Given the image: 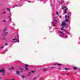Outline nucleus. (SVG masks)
Here are the masks:
<instances>
[{
	"label": "nucleus",
	"instance_id": "f257e3e1",
	"mask_svg": "<svg viewBox=\"0 0 80 80\" xmlns=\"http://www.w3.org/2000/svg\"><path fill=\"white\" fill-rule=\"evenodd\" d=\"M62 27L61 28V30H63V28H64V26L65 27L67 28L68 27L67 26V24H66V23H65V22H64L62 23Z\"/></svg>",
	"mask_w": 80,
	"mask_h": 80
},
{
	"label": "nucleus",
	"instance_id": "f03ea898",
	"mask_svg": "<svg viewBox=\"0 0 80 80\" xmlns=\"http://www.w3.org/2000/svg\"><path fill=\"white\" fill-rule=\"evenodd\" d=\"M6 71L5 70L4 68H2L1 70H0V72H2V73H5V72Z\"/></svg>",
	"mask_w": 80,
	"mask_h": 80
},
{
	"label": "nucleus",
	"instance_id": "7ed1b4c3",
	"mask_svg": "<svg viewBox=\"0 0 80 80\" xmlns=\"http://www.w3.org/2000/svg\"><path fill=\"white\" fill-rule=\"evenodd\" d=\"M64 11L65 14H66V13H67V11H68V9L67 8H66L65 9H64Z\"/></svg>",
	"mask_w": 80,
	"mask_h": 80
},
{
	"label": "nucleus",
	"instance_id": "20e7f679",
	"mask_svg": "<svg viewBox=\"0 0 80 80\" xmlns=\"http://www.w3.org/2000/svg\"><path fill=\"white\" fill-rule=\"evenodd\" d=\"M64 22H68V18H67L64 21Z\"/></svg>",
	"mask_w": 80,
	"mask_h": 80
},
{
	"label": "nucleus",
	"instance_id": "39448f33",
	"mask_svg": "<svg viewBox=\"0 0 80 80\" xmlns=\"http://www.w3.org/2000/svg\"><path fill=\"white\" fill-rule=\"evenodd\" d=\"M63 30H64V31L65 32H66V33H68V34H69L70 33H69V32H68L66 30L63 29Z\"/></svg>",
	"mask_w": 80,
	"mask_h": 80
},
{
	"label": "nucleus",
	"instance_id": "423d86ee",
	"mask_svg": "<svg viewBox=\"0 0 80 80\" xmlns=\"http://www.w3.org/2000/svg\"><path fill=\"white\" fill-rule=\"evenodd\" d=\"M16 73L17 74V75H19V73H20V72L17 71L16 72Z\"/></svg>",
	"mask_w": 80,
	"mask_h": 80
},
{
	"label": "nucleus",
	"instance_id": "0eeeda50",
	"mask_svg": "<svg viewBox=\"0 0 80 80\" xmlns=\"http://www.w3.org/2000/svg\"><path fill=\"white\" fill-rule=\"evenodd\" d=\"M28 64H26L24 66V67H25V68H27V67H28Z\"/></svg>",
	"mask_w": 80,
	"mask_h": 80
},
{
	"label": "nucleus",
	"instance_id": "6e6552de",
	"mask_svg": "<svg viewBox=\"0 0 80 80\" xmlns=\"http://www.w3.org/2000/svg\"><path fill=\"white\" fill-rule=\"evenodd\" d=\"M17 40V38H15V39H13L12 40V41H14L15 40Z\"/></svg>",
	"mask_w": 80,
	"mask_h": 80
},
{
	"label": "nucleus",
	"instance_id": "1a4fd4ad",
	"mask_svg": "<svg viewBox=\"0 0 80 80\" xmlns=\"http://www.w3.org/2000/svg\"><path fill=\"white\" fill-rule=\"evenodd\" d=\"M77 68V67H74L73 69L74 70H76V69Z\"/></svg>",
	"mask_w": 80,
	"mask_h": 80
},
{
	"label": "nucleus",
	"instance_id": "9d476101",
	"mask_svg": "<svg viewBox=\"0 0 80 80\" xmlns=\"http://www.w3.org/2000/svg\"><path fill=\"white\" fill-rule=\"evenodd\" d=\"M17 40H18V42H19V39H18V38L17 39Z\"/></svg>",
	"mask_w": 80,
	"mask_h": 80
},
{
	"label": "nucleus",
	"instance_id": "9b49d317",
	"mask_svg": "<svg viewBox=\"0 0 80 80\" xmlns=\"http://www.w3.org/2000/svg\"><path fill=\"white\" fill-rule=\"evenodd\" d=\"M58 66H61L62 65V64H58Z\"/></svg>",
	"mask_w": 80,
	"mask_h": 80
},
{
	"label": "nucleus",
	"instance_id": "f8f14e48",
	"mask_svg": "<svg viewBox=\"0 0 80 80\" xmlns=\"http://www.w3.org/2000/svg\"><path fill=\"white\" fill-rule=\"evenodd\" d=\"M5 75V73H3V74H2V76H3L4 75Z\"/></svg>",
	"mask_w": 80,
	"mask_h": 80
},
{
	"label": "nucleus",
	"instance_id": "ddd939ff",
	"mask_svg": "<svg viewBox=\"0 0 80 80\" xmlns=\"http://www.w3.org/2000/svg\"><path fill=\"white\" fill-rule=\"evenodd\" d=\"M6 13V12H3L2 13V14H4Z\"/></svg>",
	"mask_w": 80,
	"mask_h": 80
},
{
	"label": "nucleus",
	"instance_id": "4468645a",
	"mask_svg": "<svg viewBox=\"0 0 80 80\" xmlns=\"http://www.w3.org/2000/svg\"><path fill=\"white\" fill-rule=\"evenodd\" d=\"M3 33H4V34H7V33H8V32H4Z\"/></svg>",
	"mask_w": 80,
	"mask_h": 80
},
{
	"label": "nucleus",
	"instance_id": "2eb2a0df",
	"mask_svg": "<svg viewBox=\"0 0 80 80\" xmlns=\"http://www.w3.org/2000/svg\"><path fill=\"white\" fill-rule=\"evenodd\" d=\"M65 8H66V7H62V9H64Z\"/></svg>",
	"mask_w": 80,
	"mask_h": 80
},
{
	"label": "nucleus",
	"instance_id": "dca6fc26",
	"mask_svg": "<svg viewBox=\"0 0 80 80\" xmlns=\"http://www.w3.org/2000/svg\"><path fill=\"white\" fill-rule=\"evenodd\" d=\"M42 80V77H41L39 79V80Z\"/></svg>",
	"mask_w": 80,
	"mask_h": 80
},
{
	"label": "nucleus",
	"instance_id": "f3484780",
	"mask_svg": "<svg viewBox=\"0 0 80 80\" xmlns=\"http://www.w3.org/2000/svg\"><path fill=\"white\" fill-rule=\"evenodd\" d=\"M3 47H0V49H1V48H3Z\"/></svg>",
	"mask_w": 80,
	"mask_h": 80
},
{
	"label": "nucleus",
	"instance_id": "a211bd4d",
	"mask_svg": "<svg viewBox=\"0 0 80 80\" xmlns=\"http://www.w3.org/2000/svg\"><path fill=\"white\" fill-rule=\"evenodd\" d=\"M10 69H12L13 70H14V68L13 67H12L10 68Z\"/></svg>",
	"mask_w": 80,
	"mask_h": 80
},
{
	"label": "nucleus",
	"instance_id": "6ab92c4d",
	"mask_svg": "<svg viewBox=\"0 0 80 80\" xmlns=\"http://www.w3.org/2000/svg\"><path fill=\"white\" fill-rule=\"evenodd\" d=\"M65 70H68L69 69L67 68H65Z\"/></svg>",
	"mask_w": 80,
	"mask_h": 80
},
{
	"label": "nucleus",
	"instance_id": "aec40b11",
	"mask_svg": "<svg viewBox=\"0 0 80 80\" xmlns=\"http://www.w3.org/2000/svg\"><path fill=\"white\" fill-rule=\"evenodd\" d=\"M60 33H63V32L60 31H59Z\"/></svg>",
	"mask_w": 80,
	"mask_h": 80
},
{
	"label": "nucleus",
	"instance_id": "412c9836",
	"mask_svg": "<svg viewBox=\"0 0 80 80\" xmlns=\"http://www.w3.org/2000/svg\"><path fill=\"white\" fill-rule=\"evenodd\" d=\"M35 72V71H31V72L32 73H34Z\"/></svg>",
	"mask_w": 80,
	"mask_h": 80
},
{
	"label": "nucleus",
	"instance_id": "4be33fe9",
	"mask_svg": "<svg viewBox=\"0 0 80 80\" xmlns=\"http://www.w3.org/2000/svg\"><path fill=\"white\" fill-rule=\"evenodd\" d=\"M55 22L56 23H57V20H55Z\"/></svg>",
	"mask_w": 80,
	"mask_h": 80
},
{
	"label": "nucleus",
	"instance_id": "5701e85b",
	"mask_svg": "<svg viewBox=\"0 0 80 80\" xmlns=\"http://www.w3.org/2000/svg\"><path fill=\"white\" fill-rule=\"evenodd\" d=\"M22 78H24V77H26V76H23V75H22Z\"/></svg>",
	"mask_w": 80,
	"mask_h": 80
},
{
	"label": "nucleus",
	"instance_id": "b1692460",
	"mask_svg": "<svg viewBox=\"0 0 80 80\" xmlns=\"http://www.w3.org/2000/svg\"><path fill=\"white\" fill-rule=\"evenodd\" d=\"M56 14L57 15H58V12H56Z\"/></svg>",
	"mask_w": 80,
	"mask_h": 80
},
{
	"label": "nucleus",
	"instance_id": "393cba45",
	"mask_svg": "<svg viewBox=\"0 0 80 80\" xmlns=\"http://www.w3.org/2000/svg\"><path fill=\"white\" fill-rule=\"evenodd\" d=\"M36 79V77H34L33 78V80H35Z\"/></svg>",
	"mask_w": 80,
	"mask_h": 80
},
{
	"label": "nucleus",
	"instance_id": "a878e982",
	"mask_svg": "<svg viewBox=\"0 0 80 80\" xmlns=\"http://www.w3.org/2000/svg\"><path fill=\"white\" fill-rule=\"evenodd\" d=\"M3 22H6V20H3Z\"/></svg>",
	"mask_w": 80,
	"mask_h": 80
},
{
	"label": "nucleus",
	"instance_id": "bb28decb",
	"mask_svg": "<svg viewBox=\"0 0 80 80\" xmlns=\"http://www.w3.org/2000/svg\"><path fill=\"white\" fill-rule=\"evenodd\" d=\"M47 71V70L46 69H43V71Z\"/></svg>",
	"mask_w": 80,
	"mask_h": 80
},
{
	"label": "nucleus",
	"instance_id": "cd10ccee",
	"mask_svg": "<svg viewBox=\"0 0 80 80\" xmlns=\"http://www.w3.org/2000/svg\"><path fill=\"white\" fill-rule=\"evenodd\" d=\"M2 39H3L4 40H5V38L3 37V38Z\"/></svg>",
	"mask_w": 80,
	"mask_h": 80
},
{
	"label": "nucleus",
	"instance_id": "c85d7f7f",
	"mask_svg": "<svg viewBox=\"0 0 80 80\" xmlns=\"http://www.w3.org/2000/svg\"><path fill=\"white\" fill-rule=\"evenodd\" d=\"M54 68V67H51V68Z\"/></svg>",
	"mask_w": 80,
	"mask_h": 80
},
{
	"label": "nucleus",
	"instance_id": "c756f323",
	"mask_svg": "<svg viewBox=\"0 0 80 80\" xmlns=\"http://www.w3.org/2000/svg\"><path fill=\"white\" fill-rule=\"evenodd\" d=\"M7 10H9V11H10V9H9L8 8H7Z\"/></svg>",
	"mask_w": 80,
	"mask_h": 80
},
{
	"label": "nucleus",
	"instance_id": "7c9ffc66",
	"mask_svg": "<svg viewBox=\"0 0 80 80\" xmlns=\"http://www.w3.org/2000/svg\"><path fill=\"white\" fill-rule=\"evenodd\" d=\"M67 15H66L65 17V18H67Z\"/></svg>",
	"mask_w": 80,
	"mask_h": 80
},
{
	"label": "nucleus",
	"instance_id": "2f4dec72",
	"mask_svg": "<svg viewBox=\"0 0 80 80\" xmlns=\"http://www.w3.org/2000/svg\"><path fill=\"white\" fill-rule=\"evenodd\" d=\"M2 35L3 36H6V35H5L2 34Z\"/></svg>",
	"mask_w": 80,
	"mask_h": 80
},
{
	"label": "nucleus",
	"instance_id": "473e14b6",
	"mask_svg": "<svg viewBox=\"0 0 80 80\" xmlns=\"http://www.w3.org/2000/svg\"><path fill=\"white\" fill-rule=\"evenodd\" d=\"M25 69L26 70H28V68H26Z\"/></svg>",
	"mask_w": 80,
	"mask_h": 80
},
{
	"label": "nucleus",
	"instance_id": "72a5a7b5",
	"mask_svg": "<svg viewBox=\"0 0 80 80\" xmlns=\"http://www.w3.org/2000/svg\"><path fill=\"white\" fill-rule=\"evenodd\" d=\"M68 18H69V15H68V18H68Z\"/></svg>",
	"mask_w": 80,
	"mask_h": 80
},
{
	"label": "nucleus",
	"instance_id": "f704fd0d",
	"mask_svg": "<svg viewBox=\"0 0 80 80\" xmlns=\"http://www.w3.org/2000/svg\"><path fill=\"white\" fill-rule=\"evenodd\" d=\"M62 33V35L63 36H64V34L63 33H63Z\"/></svg>",
	"mask_w": 80,
	"mask_h": 80
},
{
	"label": "nucleus",
	"instance_id": "c9c22d12",
	"mask_svg": "<svg viewBox=\"0 0 80 80\" xmlns=\"http://www.w3.org/2000/svg\"><path fill=\"white\" fill-rule=\"evenodd\" d=\"M5 45H8V44H7V43H6L5 44Z\"/></svg>",
	"mask_w": 80,
	"mask_h": 80
},
{
	"label": "nucleus",
	"instance_id": "e433bc0d",
	"mask_svg": "<svg viewBox=\"0 0 80 80\" xmlns=\"http://www.w3.org/2000/svg\"><path fill=\"white\" fill-rule=\"evenodd\" d=\"M4 32H5V31H6V29H4L3 30Z\"/></svg>",
	"mask_w": 80,
	"mask_h": 80
},
{
	"label": "nucleus",
	"instance_id": "4c0bfd02",
	"mask_svg": "<svg viewBox=\"0 0 80 80\" xmlns=\"http://www.w3.org/2000/svg\"><path fill=\"white\" fill-rule=\"evenodd\" d=\"M55 26H56V25L55 24L53 25V26H54V27H55Z\"/></svg>",
	"mask_w": 80,
	"mask_h": 80
},
{
	"label": "nucleus",
	"instance_id": "58836bf2",
	"mask_svg": "<svg viewBox=\"0 0 80 80\" xmlns=\"http://www.w3.org/2000/svg\"><path fill=\"white\" fill-rule=\"evenodd\" d=\"M59 18H62V15H61L59 17Z\"/></svg>",
	"mask_w": 80,
	"mask_h": 80
},
{
	"label": "nucleus",
	"instance_id": "ea45409f",
	"mask_svg": "<svg viewBox=\"0 0 80 80\" xmlns=\"http://www.w3.org/2000/svg\"><path fill=\"white\" fill-rule=\"evenodd\" d=\"M68 15H70V13H68Z\"/></svg>",
	"mask_w": 80,
	"mask_h": 80
},
{
	"label": "nucleus",
	"instance_id": "a19ab883",
	"mask_svg": "<svg viewBox=\"0 0 80 80\" xmlns=\"http://www.w3.org/2000/svg\"><path fill=\"white\" fill-rule=\"evenodd\" d=\"M67 37H68V36H66V38H67Z\"/></svg>",
	"mask_w": 80,
	"mask_h": 80
},
{
	"label": "nucleus",
	"instance_id": "79ce46f5",
	"mask_svg": "<svg viewBox=\"0 0 80 80\" xmlns=\"http://www.w3.org/2000/svg\"><path fill=\"white\" fill-rule=\"evenodd\" d=\"M28 2H29V3H30L31 2L30 1H28Z\"/></svg>",
	"mask_w": 80,
	"mask_h": 80
},
{
	"label": "nucleus",
	"instance_id": "37998d69",
	"mask_svg": "<svg viewBox=\"0 0 80 80\" xmlns=\"http://www.w3.org/2000/svg\"><path fill=\"white\" fill-rule=\"evenodd\" d=\"M23 68H21V69H20V70H23Z\"/></svg>",
	"mask_w": 80,
	"mask_h": 80
},
{
	"label": "nucleus",
	"instance_id": "c03bdc74",
	"mask_svg": "<svg viewBox=\"0 0 80 80\" xmlns=\"http://www.w3.org/2000/svg\"><path fill=\"white\" fill-rule=\"evenodd\" d=\"M49 29H50V28H50V27H49Z\"/></svg>",
	"mask_w": 80,
	"mask_h": 80
},
{
	"label": "nucleus",
	"instance_id": "a18cd8bd",
	"mask_svg": "<svg viewBox=\"0 0 80 80\" xmlns=\"http://www.w3.org/2000/svg\"><path fill=\"white\" fill-rule=\"evenodd\" d=\"M59 36H60V37H62V36L61 35H59Z\"/></svg>",
	"mask_w": 80,
	"mask_h": 80
},
{
	"label": "nucleus",
	"instance_id": "49530a36",
	"mask_svg": "<svg viewBox=\"0 0 80 80\" xmlns=\"http://www.w3.org/2000/svg\"><path fill=\"white\" fill-rule=\"evenodd\" d=\"M66 75H67L68 76V74H67Z\"/></svg>",
	"mask_w": 80,
	"mask_h": 80
},
{
	"label": "nucleus",
	"instance_id": "de8ad7c7",
	"mask_svg": "<svg viewBox=\"0 0 80 80\" xmlns=\"http://www.w3.org/2000/svg\"><path fill=\"white\" fill-rule=\"evenodd\" d=\"M15 6H16V7H17V5H15Z\"/></svg>",
	"mask_w": 80,
	"mask_h": 80
},
{
	"label": "nucleus",
	"instance_id": "09e8293b",
	"mask_svg": "<svg viewBox=\"0 0 80 80\" xmlns=\"http://www.w3.org/2000/svg\"><path fill=\"white\" fill-rule=\"evenodd\" d=\"M64 37H66V36H65Z\"/></svg>",
	"mask_w": 80,
	"mask_h": 80
},
{
	"label": "nucleus",
	"instance_id": "8fccbe9b",
	"mask_svg": "<svg viewBox=\"0 0 80 80\" xmlns=\"http://www.w3.org/2000/svg\"><path fill=\"white\" fill-rule=\"evenodd\" d=\"M10 20H11V19L10 18Z\"/></svg>",
	"mask_w": 80,
	"mask_h": 80
},
{
	"label": "nucleus",
	"instance_id": "3c124183",
	"mask_svg": "<svg viewBox=\"0 0 80 80\" xmlns=\"http://www.w3.org/2000/svg\"><path fill=\"white\" fill-rule=\"evenodd\" d=\"M13 42H12V43H13Z\"/></svg>",
	"mask_w": 80,
	"mask_h": 80
},
{
	"label": "nucleus",
	"instance_id": "603ef678",
	"mask_svg": "<svg viewBox=\"0 0 80 80\" xmlns=\"http://www.w3.org/2000/svg\"><path fill=\"white\" fill-rule=\"evenodd\" d=\"M31 72H29V73H31Z\"/></svg>",
	"mask_w": 80,
	"mask_h": 80
},
{
	"label": "nucleus",
	"instance_id": "864d4df0",
	"mask_svg": "<svg viewBox=\"0 0 80 80\" xmlns=\"http://www.w3.org/2000/svg\"><path fill=\"white\" fill-rule=\"evenodd\" d=\"M62 75H65V74H63Z\"/></svg>",
	"mask_w": 80,
	"mask_h": 80
},
{
	"label": "nucleus",
	"instance_id": "5fc2aeb1",
	"mask_svg": "<svg viewBox=\"0 0 80 80\" xmlns=\"http://www.w3.org/2000/svg\"><path fill=\"white\" fill-rule=\"evenodd\" d=\"M10 15H12V14H10Z\"/></svg>",
	"mask_w": 80,
	"mask_h": 80
},
{
	"label": "nucleus",
	"instance_id": "6e6d98bb",
	"mask_svg": "<svg viewBox=\"0 0 80 80\" xmlns=\"http://www.w3.org/2000/svg\"><path fill=\"white\" fill-rule=\"evenodd\" d=\"M9 18H10V16H9Z\"/></svg>",
	"mask_w": 80,
	"mask_h": 80
},
{
	"label": "nucleus",
	"instance_id": "4d7b16f0",
	"mask_svg": "<svg viewBox=\"0 0 80 80\" xmlns=\"http://www.w3.org/2000/svg\"><path fill=\"white\" fill-rule=\"evenodd\" d=\"M5 51H7V50H6Z\"/></svg>",
	"mask_w": 80,
	"mask_h": 80
},
{
	"label": "nucleus",
	"instance_id": "13d9d810",
	"mask_svg": "<svg viewBox=\"0 0 80 80\" xmlns=\"http://www.w3.org/2000/svg\"><path fill=\"white\" fill-rule=\"evenodd\" d=\"M52 15H53V14H52Z\"/></svg>",
	"mask_w": 80,
	"mask_h": 80
},
{
	"label": "nucleus",
	"instance_id": "bf43d9fd",
	"mask_svg": "<svg viewBox=\"0 0 80 80\" xmlns=\"http://www.w3.org/2000/svg\"><path fill=\"white\" fill-rule=\"evenodd\" d=\"M28 75H30V74H29Z\"/></svg>",
	"mask_w": 80,
	"mask_h": 80
},
{
	"label": "nucleus",
	"instance_id": "052dcab7",
	"mask_svg": "<svg viewBox=\"0 0 80 80\" xmlns=\"http://www.w3.org/2000/svg\"><path fill=\"white\" fill-rule=\"evenodd\" d=\"M0 79H1V78H0Z\"/></svg>",
	"mask_w": 80,
	"mask_h": 80
}]
</instances>
